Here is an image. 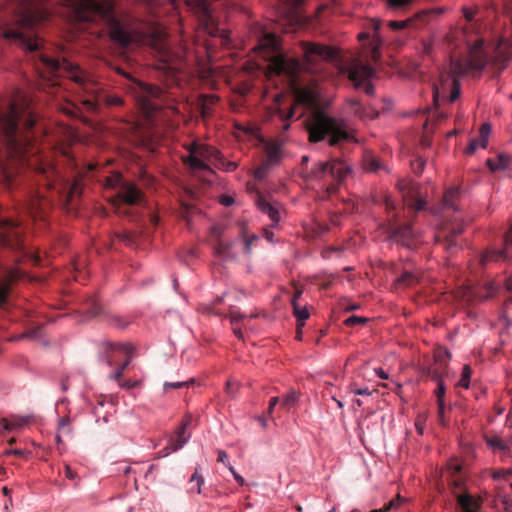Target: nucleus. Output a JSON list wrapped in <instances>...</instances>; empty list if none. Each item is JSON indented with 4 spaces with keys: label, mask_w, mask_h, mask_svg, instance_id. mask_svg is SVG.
Masks as SVG:
<instances>
[{
    "label": "nucleus",
    "mask_w": 512,
    "mask_h": 512,
    "mask_svg": "<svg viewBox=\"0 0 512 512\" xmlns=\"http://www.w3.org/2000/svg\"><path fill=\"white\" fill-rule=\"evenodd\" d=\"M115 181L120 182L116 197L112 202L115 212L120 216H130V206L139 204L143 199V193L135 184L121 182L119 175H116Z\"/></svg>",
    "instance_id": "obj_12"
},
{
    "label": "nucleus",
    "mask_w": 512,
    "mask_h": 512,
    "mask_svg": "<svg viewBox=\"0 0 512 512\" xmlns=\"http://www.w3.org/2000/svg\"><path fill=\"white\" fill-rule=\"evenodd\" d=\"M294 113H295V107L294 106H290L288 108V111L285 112L283 109L279 108L277 110V114L279 116V118L285 122L287 121L288 119L292 118L294 116Z\"/></svg>",
    "instance_id": "obj_46"
},
{
    "label": "nucleus",
    "mask_w": 512,
    "mask_h": 512,
    "mask_svg": "<svg viewBox=\"0 0 512 512\" xmlns=\"http://www.w3.org/2000/svg\"><path fill=\"white\" fill-rule=\"evenodd\" d=\"M187 4L205 25L213 23L212 11L207 0H187Z\"/></svg>",
    "instance_id": "obj_19"
},
{
    "label": "nucleus",
    "mask_w": 512,
    "mask_h": 512,
    "mask_svg": "<svg viewBox=\"0 0 512 512\" xmlns=\"http://www.w3.org/2000/svg\"><path fill=\"white\" fill-rule=\"evenodd\" d=\"M449 352L447 350H438L434 354V363L422 367V375L431 378L434 381H441L448 365Z\"/></svg>",
    "instance_id": "obj_15"
},
{
    "label": "nucleus",
    "mask_w": 512,
    "mask_h": 512,
    "mask_svg": "<svg viewBox=\"0 0 512 512\" xmlns=\"http://www.w3.org/2000/svg\"><path fill=\"white\" fill-rule=\"evenodd\" d=\"M293 314L297 318V321L301 322L298 325V329L300 328V326L304 325V321L307 320L309 318V316H310L309 311L307 310V308L306 307H300L298 305V303H294Z\"/></svg>",
    "instance_id": "obj_33"
},
{
    "label": "nucleus",
    "mask_w": 512,
    "mask_h": 512,
    "mask_svg": "<svg viewBox=\"0 0 512 512\" xmlns=\"http://www.w3.org/2000/svg\"><path fill=\"white\" fill-rule=\"evenodd\" d=\"M460 197V188L451 187L443 195L442 198V217L443 223L440 231L436 235V241L442 245L448 252L457 247L456 237L464 230V222L460 216L452 218L451 214L457 211L456 202Z\"/></svg>",
    "instance_id": "obj_7"
},
{
    "label": "nucleus",
    "mask_w": 512,
    "mask_h": 512,
    "mask_svg": "<svg viewBox=\"0 0 512 512\" xmlns=\"http://www.w3.org/2000/svg\"><path fill=\"white\" fill-rule=\"evenodd\" d=\"M118 384L121 388L130 390V389L137 387L140 384V382L139 381H131V380H124V381L121 380Z\"/></svg>",
    "instance_id": "obj_54"
},
{
    "label": "nucleus",
    "mask_w": 512,
    "mask_h": 512,
    "mask_svg": "<svg viewBox=\"0 0 512 512\" xmlns=\"http://www.w3.org/2000/svg\"><path fill=\"white\" fill-rule=\"evenodd\" d=\"M486 164L491 171L509 169L511 164V157L508 154L500 153L495 159H487Z\"/></svg>",
    "instance_id": "obj_22"
},
{
    "label": "nucleus",
    "mask_w": 512,
    "mask_h": 512,
    "mask_svg": "<svg viewBox=\"0 0 512 512\" xmlns=\"http://www.w3.org/2000/svg\"><path fill=\"white\" fill-rule=\"evenodd\" d=\"M408 205L415 211H421L425 208L426 203L422 199H414Z\"/></svg>",
    "instance_id": "obj_53"
},
{
    "label": "nucleus",
    "mask_w": 512,
    "mask_h": 512,
    "mask_svg": "<svg viewBox=\"0 0 512 512\" xmlns=\"http://www.w3.org/2000/svg\"><path fill=\"white\" fill-rule=\"evenodd\" d=\"M193 417L190 414H186L184 419L182 420L180 426L178 427L179 430H182L184 432H189L188 428L192 424Z\"/></svg>",
    "instance_id": "obj_51"
},
{
    "label": "nucleus",
    "mask_w": 512,
    "mask_h": 512,
    "mask_svg": "<svg viewBox=\"0 0 512 512\" xmlns=\"http://www.w3.org/2000/svg\"><path fill=\"white\" fill-rule=\"evenodd\" d=\"M58 430H59V432L66 433V434L72 433L71 418L69 416H64L59 419Z\"/></svg>",
    "instance_id": "obj_37"
},
{
    "label": "nucleus",
    "mask_w": 512,
    "mask_h": 512,
    "mask_svg": "<svg viewBox=\"0 0 512 512\" xmlns=\"http://www.w3.org/2000/svg\"><path fill=\"white\" fill-rule=\"evenodd\" d=\"M365 168L370 172H376L381 168V163L376 158H368L365 160Z\"/></svg>",
    "instance_id": "obj_44"
},
{
    "label": "nucleus",
    "mask_w": 512,
    "mask_h": 512,
    "mask_svg": "<svg viewBox=\"0 0 512 512\" xmlns=\"http://www.w3.org/2000/svg\"><path fill=\"white\" fill-rule=\"evenodd\" d=\"M256 204L258 208L265 214L269 216V218L274 222L278 223L280 220L279 211L271 205L264 197L258 196L256 200Z\"/></svg>",
    "instance_id": "obj_24"
},
{
    "label": "nucleus",
    "mask_w": 512,
    "mask_h": 512,
    "mask_svg": "<svg viewBox=\"0 0 512 512\" xmlns=\"http://www.w3.org/2000/svg\"><path fill=\"white\" fill-rule=\"evenodd\" d=\"M0 245L15 254L16 264L25 261L35 266L41 264L40 256L27 245L25 226L20 219L0 216Z\"/></svg>",
    "instance_id": "obj_6"
},
{
    "label": "nucleus",
    "mask_w": 512,
    "mask_h": 512,
    "mask_svg": "<svg viewBox=\"0 0 512 512\" xmlns=\"http://www.w3.org/2000/svg\"><path fill=\"white\" fill-rule=\"evenodd\" d=\"M65 6L71 10V17L78 23L102 22L113 42L126 48L133 37L118 19L114 4L109 0H63Z\"/></svg>",
    "instance_id": "obj_5"
},
{
    "label": "nucleus",
    "mask_w": 512,
    "mask_h": 512,
    "mask_svg": "<svg viewBox=\"0 0 512 512\" xmlns=\"http://www.w3.org/2000/svg\"><path fill=\"white\" fill-rule=\"evenodd\" d=\"M423 422H424V420H423V419L418 418V419H417V421H416V423H415L416 429H417V431H418L420 434H423V430H424Z\"/></svg>",
    "instance_id": "obj_62"
},
{
    "label": "nucleus",
    "mask_w": 512,
    "mask_h": 512,
    "mask_svg": "<svg viewBox=\"0 0 512 512\" xmlns=\"http://www.w3.org/2000/svg\"><path fill=\"white\" fill-rule=\"evenodd\" d=\"M425 160L417 158L411 163L412 170L415 174L420 175L423 172Z\"/></svg>",
    "instance_id": "obj_47"
},
{
    "label": "nucleus",
    "mask_w": 512,
    "mask_h": 512,
    "mask_svg": "<svg viewBox=\"0 0 512 512\" xmlns=\"http://www.w3.org/2000/svg\"><path fill=\"white\" fill-rule=\"evenodd\" d=\"M227 317H228V315L226 314V318ZM229 318H230V322H231L232 330H233L234 334L238 338H242L243 335H242L241 327L238 325L239 319L242 318L241 314L238 312H235L233 310H230Z\"/></svg>",
    "instance_id": "obj_32"
},
{
    "label": "nucleus",
    "mask_w": 512,
    "mask_h": 512,
    "mask_svg": "<svg viewBox=\"0 0 512 512\" xmlns=\"http://www.w3.org/2000/svg\"><path fill=\"white\" fill-rule=\"evenodd\" d=\"M271 166L272 165L270 163L264 161L261 165H259L256 168V170H255V178L259 179V180L263 179L266 176V174L269 171Z\"/></svg>",
    "instance_id": "obj_42"
},
{
    "label": "nucleus",
    "mask_w": 512,
    "mask_h": 512,
    "mask_svg": "<svg viewBox=\"0 0 512 512\" xmlns=\"http://www.w3.org/2000/svg\"><path fill=\"white\" fill-rule=\"evenodd\" d=\"M64 472L66 478H68L69 480H75L77 478V473L73 471L69 465H65Z\"/></svg>",
    "instance_id": "obj_57"
},
{
    "label": "nucleus",
    "mask_w": 512,
    "mask_h": 512,
    "mask_svg": "<svg viewBox=\"0 0 512 512\" xmlns=\"http://www.w3.org/2000/svg\"><path fill=\"white\" fill-rule=\"evenodd\" d=\"M123 373L124 370L118 367L117 370L109 374V379L115 380L119 383L122 380Z\"/></svg>",
    "instance_id": "obj_55"
},
{
    "label": "nucleus",
    "mask_w": 512,
    "mask_h": 512,
    "mask_svg": "<svg viewBox=\"0 0 512 512\" xmlns=\"http://www.w3.org/2000/svg\"><path fill=\"white\" fill-rule=\"evenodd\" d=\"M191 382H192V380L179 381V382H165L163 387H164V390L167 391L170 388L178 389V388L189 386V384Z\"/></svg>",
    "instance_id": "obj_48"
},
{
    "label": "nucleus",
    "mask_w": 512,
    "mask_h": 512,
    "mask_svg": "<svg viewBox=\"0 0 512 512\" xmlns=\"http://www.w3.org/2000/svg\"><path fill=\"white\" fill-rule=\"evenodd\" d=\"M191 437L190 432H184L179 430L178 428L174 432V434L169 438V444L171 445V450L176 452L184 447V445L188 442Z\"/></svg>",
    "instance_id": "obj_23"
},
{
    "label": "nucleus",
    "mask_w": 512,
    "mask_h": 512,
    "mask_svg": "<svg viewBox=\"0 0 512 512\" xmlns=\"http://www.w3.org/2000/svg\"><path fill=\"white\" fill-rule=\"evenodd\" d=\"M133 352L134 347L130 343H108L106 347L107 364L113 366L116 363V356L123 355L124 360L119 367L125 371L131 362Z\"/></svg>",
    "instance_id": "obj_16"
},
{
    "label": "nucleus",
    "mask_w": 512,
    "mask_h": 512,
    "mask_svg": "<svg viewBox=\"0 0 512 512\" xmlns=\"http://www.w3.org/2000/svg\"><path fill=\"white\" fill-rule=\"evenodd\" d=\"M6 455H15L18 457H22L25 455V451L21 449H10L5 451Z\"/></svg>",
    "instance_id": "obj_60"
},
{
    "label": "nucleus",
    "mask_w": 512,
    "mask_h": 512,
    "mask_svg": "<svg viewBox=\"0 0 512 512\" xmlns=\"http://www.w3.org/2000/svg\"><path fill=\"white\" fill-rule=\"evenodd\" d=\"M83 310L87 318L92 319L100 316L103 308L95 297H89L86 299Z\"/></svg>",
    "instance_id": "obj_25"
},
{
    "label": "nucleus",
    "mask_w": 512,
    "mask_h": 512,
    "mask_svg": "<svg viewBox=\"0 0 512 512\" xmlns=\"http://www.w3.org/2000/svg\"><path fill=\"white\" fill-rule=\"evenodd\" d=\"M396 285L400 287H412L419 282L418 274L404 271L397 279Z\"/></svg>",
    "instance_id": "obj_28"
},
{
    "label": "nucleus",
    "mask_w": 512,
    "mask_h": 512,
    "mask_svg": "<svg viewBox=\"0 0 512 512\" xmlns=\"http://www.w3.org/2000/svg\"><path fill=\"white\" fill-rule=\"evenodd\" d=\"M281 147L277 143H269L266 146V162L270 163L271 165H275L279 163L281 159Z\"/></svg>",
    "instance_id": "obj_27"
},
{
    "label": "nucleus",
    "mask_w": 512,
    "mask_h": 512,
    "mask_svg": "<svg viewBox=\"0 0 512 512\" xmlns=\"http://www.w3.org/2000/svg\"><path fill=\"white\" fill-rule=\"evenodd\" d=\"M301 295H302V290H301V289H299V288H297V289L295 290V293H294V295H293L292 299H291V305H292V307L294 306V303H297V300L300 298V296H301Z\"/></svg>",
    "instance_id": "obj_61"
},
{
    "label": "nucleus",
    "mask_w": 512,
    "mask_h": 512,
    "mask_svg": "<svg viewBox=\"0 0 512 512\" xmlns=\"http://www.w3.org/2000/svg\"><path fill=\"white\" fill-rule=\"evenodd\" d=\"M279 403V398L278 397H272L269 401V407H268V410H267V414L269 417H271L272 415V411L273 409L275 408V406Z\"/></svg>",
    "instance_id": "obj_58"
},
{
    "label": "nucleus",
    "mask_w": 512,
    "mask_h": 512,
    "mask_svg": "<svg viewBox=\"0 0 512 512\" xmlns=\"http://www.w3.org/2000/svg\"><path fill=\"white\" fill-rule=\"evenodd\" d=\"M364 91L368 95H372L374 93V86L371 83H367L364 86Z\"/></svg>",
    "instance_id": "obj_64"
},
{
    "label": "nucleus",
    "mask_w": 512,
    "mask_h": 512,
    "mask_svg": "<svg viewBox=\"0 0 512 512\" xmlns=\"http://www.w3.org/2000/svg\"><path fill=\"white\" fill-rule=\"evenodd\" d=\"M367 322V318L359 317V316H350L345 320V324L347 326H355L358 324H364Z\"/></svg>",
    "instance_id": "obj_49"
},
{
    "label": "nucleus",
    "mask_w": 512,
    "mask_h": 512,
    "mask_svg": "<svg viewBox=\"0 0 512 512\" xmlns=\"http://www.w3.org/2000/svg\"><path fill=\"white\" fill-rule=\"evenodd\" d=\"M42 336V326L38 325L36 327L28 329L26 332L19 336L20 339L28 338V339H38Z\"/></svg>",
    "instance_id": "obj_36"
},
{
    "label": "nucleus",
    "mask_w": 512,
    "mask_h": 512,
    "mask_svg": "<svg viewBox=\"0 0 512 512\" xmlns=\"http://www.w3.org/2000/svg\"><path fill=\"white\" fill-rule=\"evenodd\" d=\"M304 0H279L283 5L287 6V13L291 16V21L298 22L296 15L297 8L303 3Z\"/></svg>",
    "instance_id": "obj_31"
},
{
    "label": "nucleus",
    "mask_w": 512,
    "mask_h": 512,
    "mask_svg": "<svg viewBox=\"0 0 512 512\" xmlns=\"http://www.w3.org/2000/svg\"><path fill=\"white\" fill-rule=\"evenodd\" d=\"M438 385L435 390V396L437 398V404H438V410L440 415L442 416L443 411L445 409V403H444V397L446 393V387L443 383V381H437Z\"/></svg>",
    "instance_id": "obj_30"
},
{
    "label": "nucleus",
    "mask_w": 512,
    "mask_h": 512,
    "mask_svg": "<svg viewBox=\"0 0 512 512\" xmlns=\"http://www.w3.org/2000/svg\"><path fill=\"white\" fill-rule=\"evenodd\" d=\"M383 202L388 212L389 224L387 232L389 238L404 247L413 248L417 244V232L410 223L400 222L398 214L394 213L396 210L395 202L389 195L384 196Z\"/></svg>",
    "instance_id": "obj_10"
},
{
    "label": "nucleus",
    "mask_w": 512,
    "mask_h": 512,
    "mask_svg": "<svg viewBox=\"0 0 512 512\" xmlns=\"http://www.w3.org/2000/svg\"><path fill=\"white\" fill-rule=\"evenodd\" d=\"M203 482H204L203 477L201 475H199L198 469H196L195 472L192 474L190 481H189V484H190L189 491L200 493L201 485L203 484Z\"/></svg>",
    "instance_id": "obj_34"
},
{
    "label": "nucleus",
    "mask_w": 512,
    "mask_h": 512,
    "mask_svg": "<svg viewBox=\"0 0 512 512\" xmlns=\"http://www.w3.org/2000/svg\"><path fill=\"white\" fill-rule=\"evenodd\" d=\"M296 400H297L296 393L291 392L283 398V400L281 402V407L284 409H290L295 404Z\"/></svg>",
    "instance_id": "obj_43"
},
{
    "label": "nucleus",
    "mask_w": 512,
    "mask_h": 512,
    "mask_svg": "<svg viewBox=\"0 0 512 512\" xmlns=\"http://www.w3.org/2000/svg\"><path fill=\"white\" fill-rule=\"evenodd\" d=\"M375 372L379 378L388 379V374L382 368L375 369Z\"/></svg>",
    "instance_id": "obj_63"
},
{
    "label": "nucleus",
    "mask_w": 512,
    "mask_h": 512,
    "mask_svg": "<svg viewBox=\"0 0 512 512\" xmlns=\"http://www.w3.org/2000/svg\"><path fill=\"white\" fill-rule=\"evenodd\" d=\"M261 48L269 49L273 55L268 60V75L282 77L287 81L293 91L296 101L305 107L312 109L311 115L306 119V129L309 141L316 143L329 137V145L337 146L342 142L352 139L343 120L329 116L318 109L319 91L316 84L304 85L301 78L305 67L298 59L290 58L279 52V44L276 35L268 33L260 42ZM306 70L315 73L320 70L323 62L338 61V51L330 46L303 41L301 42Z\"/></svg>",
    "instance_id": "obj_2"
},
{
    "label": "nucleus",
    "mask_w": 512,
    "mask_h": 512,
    "mask_svg": "<svg viewBox=\"0 0 512 512\" xmlns=\"http://www.w3.org/2000/svg\"><path fill=\"white\" fill-rule=\"evenodd\" d=\"M512 474V469H502V470H497L493 473V478L495 480H498V479H505L508 475H511Z\"/></svg>",
    "instance_id": "obj_52"
},
{
    "label": "nucleus",
    "mask_w": 512,
    "mask_h": 512,
    "mask_svg": "<svg viewBox=\"0 0 512 512\" xmlns=\"http://www.w3.org/2000/svg\"><path fill=\"white\" fill-rule=\"evenodd\" d=\"M485 441L487 445L494 451H501L504 454L510 452V445L507 441L503 440L499 436H486Z\"/></svg>",
    "instance_id": "obj_26"
},
{
    "label": "nucleus",
    "mask_w": 512,
    "mask_h": 512,
    "mask_svg": "<svg viewBox=\"0 0 512 512\" xmlns=\"http://www.w3.org/2000/svg\"><path fill=\"white\" fill-rule=\"evenodd\" d=\"M24 276V272L18 267L9 266L0 261V309L9 310L12 303V286Z\"/></svg>",
    "instance_id": "obj_13"
},
{
    "label": "nucleus",
    "mask_w": 512,
    "mask_h": 512,
    "mask_svg": "<svg viewBox=\"0 0 512 512\" xmlns=\"http://www.w3.org/2000/svg\"><path fill=\"white\" fill-rule=\"evenodd\" d=\"M200 311L207 315L222 316L221 300L218 298L216 302L212 304H205L200 306Z\"/></svg>",
    "instance_id": "obj_29"
},
{
    "label": "nucleus",
    "mask_w": 512,
    "mask_h": 512,
    "mask_svg": "<svg viewBox=\"0 0 512 512\" xmlns=\"http://www.w3.org/2000/svg\"><path fill=\"white\" fill-rule=\"evenodd\" d=\"M350 173L351 167L346 161L334 158L314 165L308 177L320 182L328 196H330L338 190V187Z\"/></svg>",
    "instance_id": "obj_8"
},
{
    "label": "nucleus",
    "mask_w": 512,
    "mask_h": 512,
    "mask_svg": "<svg viewBox=\"0 0 512 512\" xmlns=\"http://www.w3.org/2000/svg\"><path fill=\"white\" fill-rule=\"evenodd\" d=\"M397 188L399 189L400 192L403 193V197L406 198V191H407V194L411 195L412 196V193L414 192V187L412 186V184L407 181V180H400L398 183H397Z\"/></svg>",
    "instance_id": "obj_41"
},
{
    "label": "nucleus",
    "mask_w": 512,
    "mask_h": 512,
    "mask_svg": "<svg viewBox=\"0 0 512 512\" xmlns=\"http://www.w3.org/2000/svg\"><path fill=\"white\" fill-rule=\"evenodd\" d=\"M491 133V125L484 123L481 125L479 130V136L472 139L465 152L468 155H472L479 147L486 148L488 145V138Z\"/></svg>",
    "instance_id": "obj_20"
},
{
    "label": "nucleus",
    "mask_w": 512,
    "mask_h": 512,
    "mask_svg": "<svg viewBox=\"0 0 512 512\" xmlns=\"http://www.w3.org/2000/svg\"><path fill=\"white\" fill-rule=\"evenodd\" d=\"M471 373L472 371L470 366L464 365V367L462 368L461 378L458 381L457 385L465 389L469 388Z\"/></svg>",
    "instance_id": "obj_35"
},
{
    "label": "nucleus",
    "mask_w": 512,
    "mask_h": 512,
    "mask_svg": "<svg viewBox=\"0 0 512 512\" xmlns=\"http://www.w3.org/2000/svg\"><path fill=\"white\" fill-rule=\"evenodd\" d=\"M215 152V149L210 146L194 142L188 146L187 154L182 156V160L192 174L211 182L214 172L210 168V162Z\"/></svg>",
    "instance_id": "obj_9"
},
{
    "label": "nucleus",
    "mask_w": 512,
    "mask_h": 512,
    "mask_svg": "<svg viewBox=\"0 0 512 512\" xmlns=\"http://www.w3.org/2000/svg\"><path fill=\"white\" fill-rule=\"evenodd\" d=\"M40 60L52 77H67L79 86L85 94L82 104L87 111L96 112L101 105L123 104L120 96L104 91L91 75L67 59L58 60L43 54Z\"/></svg>",
    "instance_id": "obj_4"
},
{
    "label": "nucleus",
    "mask_w": 512,
    "mask_h": 512,
    "mask_svg": "<svg viewBox=\"0 0 512 512\" xmlns=\"http://www.w3.org/2000/svg\"><path fill=\"white\" fill-rule=\"evenodd\" d=\"M258 239H259L258 236L255 234H251L250 236L244 234L243 235V244H242V249H243L244 253L249 254L251 251L252 243Z\"/></svg>",
    "instance_id": "obj_39"
},
{
    "label": "nucleus",
    "mask_w": 512,
    "mask_h": 512,
    "mask_svg": "<svg viewBox=\"0 0 512 512\" xmlns=\"http://www.w3.org/2000/svg\"><path fill=\"white\" fill-rule=\"evenodd\" d=\"M457 503L463 512H478L480 508L478 500L469 494L458 495Z\"/></svg>",
    "instance_id": "obj_21"
},
{
    "label": "nucleus",
    "mask_w": 512,
    "mask_h": 512,
    "mask_svg": "<svg viewBox=\"0 0 512 512\" xmlns=\"http://www.w3.org/2000/svg\"><path fill=\"white\" fill-rule=\"evenodd\" d=\"M412 3V0H387V5L392 10H400Z\"/></svg>",
    "instance_id": "obj_40"
},
{
    "label": "nucleus",
    "mask_w": 512,
    "mask_h": 512,
    "mask_svg": "<svg viewBox=\"0 0 512 512\" xmlns=\"http://www.w3.org/2000/svg\"><path fill=\"white\" fill-rule=\"evenodd\" d=\"M416 22L414 19H407L404 21H389L388 26L393 30H401Z\"/></svg>",
    "instance_id": "obj_38"
},
{
    "label": "nucleus",
    "mask_w": 512,
    "mask_h": 512,
    "mask_svg": "<svg viewBox=\"0 0 512 512\" xmlns=\"http://www.w3.org/2000/svg\"><path fill=\"white\" fill-rule=\"evenodd\" d=\"M510 26L505 35L501 36L493 44L492 53L488 55L483 45L482 39H477L469 49L467 57L451 58L449 71L442 72L439 77V83L433 84V98L438 102L440 98L449 97L450 102H454L460 96V83L457 79L472 72H481L488 59H494L497 62H504L512 57V15L509 16Z\"/></svg>",
    "instance_id": "obj_3"
},
{
    "label": "nucleus",
    "mask_w": 512,
    "mask_h": 512,
    "mask_svg": "<svg viewBox=\"0 0 512 512\" xmlns=\"http://www.w3.org/2000/svg\"><path fill=\"white\" fill-rule=\"evenodd\" d=\"M2 424H3V428L5 430H12L14 429L15 427H18V426H21L23 423L22 422H11L7 419H2Z\"/></svg>",
    "instance_id": "obj_56"
},
{
    "label": "nucleus",
    "mask_w": 512,
    "mask_h": 512,
    "mask_svg": "<svg viewBox=\"0 0 512 512\" xmlns=\"http://www.w3.org/2000/svg\"><path fill=\"white\" fill-rule=\"evenodd\" d=\"M37 116L26 96L18 94L6 106L0 108V138L3 150L0 152V178L11 188L20 171L31 168L38 188L27 203V212L34 219H43L50 201L43 190L65 193L68 201L81 193L78 181L62 179L56 169L38 157L35 128Z\"/></svg>",
    "instance_id": "obj_1"
},
{
    "label": "nucleus",
    "mask_w": 512,
    "mask_h": 512,
    "mask_svg": "<svg viewBox=\"0 0 512 512\" xmlns=\"http://www.w3.org/2000/svg\"><path fill=\"white\" fill-rule=\"evenodd\" d=\"M346 71L349 80L353 82L357 88L374 74L373 68L359 59H354L350 65L346 67Z\"/></svg>",
    "instance_id": "obj_17"
},
{
    "label": "nucleus",
    "mask_w": 512,
    "mask_h": 512,
    "mask_svg": "<svg viewBox=\"0 0 512 512\" xmlns=\"http://www.w3.org/2000/svg\"><path fill=\"white\" fill-rule=\"evenodd\" d=\"M131 90L139 109L147 119L151 120L154 113L161 107V104L158 103L157 100L162 97L163 90L158 86L135 79L132 80Z\"/></svg>",
    "instance_id": "obj_11"
},
{
    "label": "nucleus",
    "mask_w": 512,
    "mask_h": 512,
    "mask_svg": "<svg viewBox=\"0 0 512 512\" xmlns=\"http://www.w3.org/2000/svg\"><path fill=\"white\" fill-rule=\"evenodd\" d=\"M512 223L503 239L502 248L487 249L481 256L480 263L482 265L488 262L507 261L512 257Z\"/></svg>",
    "instance_id": "obj_14"
},
{
    "label": "nucleus",
    "mask_w": 512,
    "mask_h": 512,
    "mask_svg": "<svg viewBox=\"0 0 512 512\" xmlns=\"http://www.w3.org/2000/svg\"><path fill=\"white\" fill-rule=\"evenodd\" d=\"M462 470V466L460 463H457L456 461H450L448 463V471L451 474V476H456L459 474Z\"/></svg>",
    "instance_id": "obj_50"
},
{
    "label": "nucleus",
    "mask_w": 512,
    "mask_h": 512,
    "mask_svg": "<svg viewBox=\"0 0 512 512\" xmlns=\"http://www.w3.org/2000/svg\"><path fill=\"white\" fill-rule=\"evenodd\" d=\"M229 470L233 474V476H234L235 480L238 482V484L241 486L244 485V483H245L244 478L241 475H239L232 466L229 467Z\"/></svg>",
    "instance_id": "obj_59"
},
{
    "label": "nucleus",
    "mask_w": 512,
    "mask_h": 512,
    "mask_svg": "<svg viewBox=\"0 0 512 512\" xmlns=\"http://www.w3.org/2000/svg\"><path fill=\"white\" fill-rule=\"evenodd\" d=\"M222 228L220 226H213L208 236V243L213 249L215 256L214 265L221 274L223 269V240H222Z\"/></svg>",
    "instance_id": "obj_18"
},
{
    "label": "nucleus",
    "mask_w": 512,
    "mask_h": 512,
    "mask_svg": "<svg viewBox=\"0 0 512 512\" xmlns=\"http://www.w3.org/2000/svg\"><path fill=\"white\" fill-rule=\"evenodd\" d=\"M499 285L495 283L494 281L486 282L484 285V289L486 291V294L483 295L484 298H490L492 297L496 291L498 290Z\"/></svg>",
    "instance_id": "obj_45"
}]
</instances>
